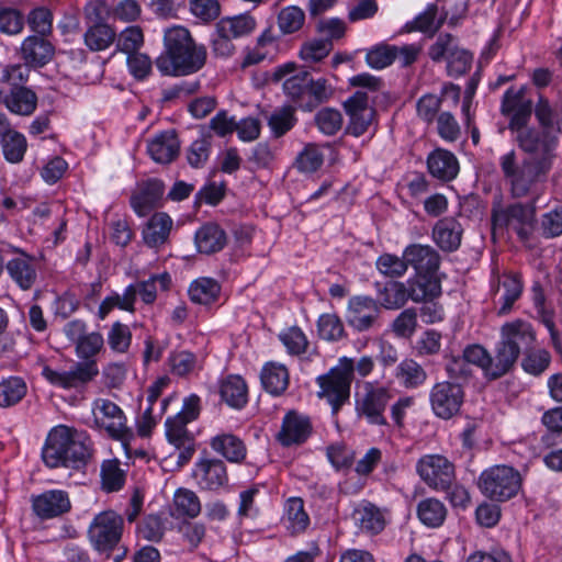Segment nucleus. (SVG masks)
<instances>
[{
    "instance_id": "1",
    "label": "nucleus",
    "mask_w": 562,
    "mask_h": 562,
    "mask_svg": "<svg viewBox=\"0 0 562 562\" xmlns=\"http://www.w3.org/2000/svg\"><path fill=\"white\" fill-rule=\"evenodd\" d=\"M516 142L530 156L520 158L512 149L499 157L498 165L512 196L520 199L537 193L547 181L557 158L559 137L550 131L528 127L516 134Z\"/></svg>"
},
{
    "instance_id": "2",
    "label": "nucleus",
    "mask_w": 562,
    "mask_h": 562,
    "mask_svg": "<svg viewBox=\"0 0 562 562\" xmlns=\"http://www.w3.org/2000/svg\"><path fill=\"white\" fill-rule=\"evenodd\" d=\"M164 45V52L156 59V67L164 76H188L205 64V47L198 45L183 26L167 29Z\"/></svg>"
},
{
    "instance_id": "3",
    "label": "nucleus",
    "mask_w": 562,
    "mask_h": 562,
    "mask_svg": "<svg viewBox=\"0 0 562 562\" xmlns=\"http://www.w3.org/2000/svg\"><path fill=\"white\" fill-rule=\"evenodd\" d=\"M42 457L49 468L80 469L90 458V448L77 430L59 425L49 431Z\"/></svg>"
},
{
    "instance_id": "4",
    "label": "nucleus",
    "mask_w": 562,
    "mask_h": 562,
    "mask_svg": "<svg viewBox=\"0 0 562 562\" xmlns=\"http://www.w3.org/2000/svg\"><path fill=\"white\" fill-rule=\"evenodd\" d=\"M536 340L532 326L522 319L507 322L501 327V339L496 345L499 369L509 372L521 352H528Z\"/></svg>"
},
{
    "instance_id": "5",
    "label": "nucleus",
    "mask_w": 562,
    "mask_h": 562,
    "mask_svg": "<svg viewBox=\"0 0 562 562\" xmlns=\"http://www.w3.org/2000/svg\"><path fill=\"white\" fill-rule=\"evenodd\" d=\"M351 370L352 367L347 357H341L327 373L316 378V384L319 387L317 396L326 400L333 414H337L350 398Z\"/></svg>"
},
{
    "instance_id": "6",
    "label": "nucleus",
    "mask_w": 562,
    "mask_h": 562,
    "mask_svg": "<svg viewBox=\"0 0 562 562\" xmlns=\"http://www.w3.org/2000/svg\"><path fill=\"white\" fill-rule=\"evenodd\" d=\"M124 529V519L115 510L108 509L97 514L88 528L91 546L101 553L113 551L120 543Z\"/></svg>"
},
{
    "instance_id": "7",
    "label": "nucleus",
    "mask_w": 562,
    "mask_h": 562,
    "mask_svg": "<svg viewBox=\"0 0 562 562\" xmlns=\"http://www.w3.org/2000/svg\"><path fill=\"white\" fill-rule=\"evenodd\" d=\"M536 215V207L532 203H512L506 206L501 204L492 209L493 233L505 228L513 229L521 239L530 234Z\"/></svg>"
},
{
    "instance_id": "8",
    "label": "nucleus",
    "mask_w": 562,
    "mask_h": 562,
    "mask_svg": "<svg viewBox=\"0 0 562 562\" xmlns=\"http://www.w3.org/2000/svg\"><path fill=\"white\" fill-rule=\"evenodd\" d=\"M480 488L491 499L504 502L514 497L521 486V476L512 467L497 465L480 476Z\"/></svg>"
},
{
    "instance_id": "9",
    "label": "nucleus",
    "mask_w": 562,
    "mask_h": 562,
    "mask_svg": "<svg viewBox=\"0 0 562 562\" xmlns=\"http://www.w3.org/2000/svg\"><path fill=\"white\" fill-rule=\"evenodd\" d=\"M200 411V397L191 394L184 398L182 409L173 417L167 418L165 423L168 441L177 448H184V452L188 453L187 458L191 457L194 451L191 446L192 437L187 429V425L199 417Z\"/></svg>"
},
{
    "instance_id": "10",
    "label": "nucleus",
    "mask_w": 562,
    "mask_h": 562,
    "mask_svg": "<svg viewBox=\"0 0 562 562\" xmlns=\"http://www.w3.org/2000/svg\"><path fill=\"white\" fill-rule=\"evenodd\" d=\"M363 391L357 395L356 412L370 425L386 426L384 415L385 408L391 400L390 391L384 386L374 385L372 382H364Z\"/></svg>"
},
{
    "instance_id": "11",
    "label": "nucleus",
    "mask_w": 562,
    "mask_h": 562,
    "mask_svg": "<svg viewBox=\"0 0 562 562\" xmlns=\"http://www.w3.org/2000/svg\"><path fill=\"white\" fill-rule=\"evenodd\" d=\"M416 472L430 488L448 491L456 479L454 465L445 456L425 454L416 462Z\"/></svg>"
},
{
    "instance_id": "12",
    "label": "nucleus",
    "mask_w": 562,
    "mask_h": 562,
    "mask_svg": "<svg viewBox=\"0 0 562 562\" xmlns=\"http://www.w3.org/2000/svg\"><path fill=\"white\" fill-rule=\"evenodd\" d=\"M99 374L97 361H78L68 371H56L48 366L42 370V375L53 385L61 389L81 387Z\"/></svg>"
},
{
    "instance_id": "13",
    "label": "nucleus",
    "mask_w": 562,
    "mask_h": 562,
    "mask_svg": "<svg viewBox=\"0 0 562 562\" xmlns=\"http://www.w3.org/2000/svg\"><path fill=\"white\" fill-rule=\"evenodd\" d=\"M464 400V392L459 383L438 382L429 392V402L434 414L441 419L456 416Z\"/></svg>"
},
{
    "instance_id": "14",
    "label": "nucleus",
    "mask_w": 562,
    "mask_h": 562,
    "mask_svg": "<svg viewBox=\"0 0 562 562\" xmlns=\"http://www.w3.org/2000/svg\"><path fill=\"white\" fill-rule=\"evenodd\" d=\"M92 413L95 426L105 429L112 438L126 440L131 437L125 415L114 402L98 398L93 402Z\"/></svg>"
},
{
    "instance_id": "15",
    "label": "nucleus",
    "mask_w": 562,
    "mask_h": 562,
    "mask_svg": "<svg viewBox=\"0 0 562 562\" xmlns=\"http://www.w3.org/2000/svg\"><path fill=\"white\" fill-rule=\"evenodd\" d=\"M313 432L311 417L304 413L291 409L282 418L276 440L285 448L305 443Z\"/></svg>"
},
{
    "instance_id": "16",
    "label": "nucleus",
    "mask_w": 562,
    "mask_h": 562,
    "mask_svg": "<svg viewBox=\"0 0 562 562\" xmlns=\"http://www.w3.org/2000/svg\"><path fill=\"white\" fill-rule=\"evenodd\" d=\"M344 109L349 116L347 131L359 137L367 133L373 124L375 111L369 105L368 94L357 91L344 102Z\"/></svg>"
},
{
    "instance_id": "17",
    "label": "nucleus",
    "mask_w": 562,
    "mask_h": 562,
    "mask_svg": "<svg viewBox=\"0 0 562 562\" xmlns=\"http://www.w3.org/2000/svg\"><path fill=\"white\" fill-rule=\"evenodd\" d=\"M192 477L199 488L203 491H217L228 483L226 464L215 458H203L196 461Z\"/></svg>"
},
{
    "instance_id": "18",
    "label": "nucleus",
    "mask_w": 562,
    "mask_h": 562,
    "mask_svg": "<svg viewBox=\"0 0 562 562\" xmlns=\"http://www.w3.org/2000/svg\"><path fill=\"white\" fill-rule=\"evenodd\" d=\"M379 315L380 305L374 299L353 296L349 300L346 319L358 331H364L373 327Z\"/></svg>"
},
{
    "instance_id": "19",
    "label": "nucleus",
    "mask_w": 562,
    "mask_h": 562,
    "mask_svg": "<svg viewBox=\"0 0 562 562\" xmlns=\"http://www.w3.org/2000/svg\"><path fill=\"white\" fill-rule=\"evenodd\" d=\"M32 507L40 518L52 519L68 513L71 508V504L67 492L50 490L33 496Z\"/></svg>"
},
{
    "instance_id": "20",
    "label": "nucleus",
    "mask_w": 562,
    "mask_h": 562,
    "mask_svg": "<svg viewBox=\"0 0 562 562\" xmlns=\"http://www.w3.org/2000/svg\"><path fill=\"white\" fill-rule=\"evenodd\" d=\"M164 193V182L158 179H149L138 184L137 190L131 196V205L137 215L146 216L151 210L159 206Z\"/></svg>"
},
{
    "instance_id": "21",
    "label": "nucleus",
    "mask_w": 562,
    "mask_h": 562,
    "mask_svg": "<svg viewBox=\"0 0 562 562\" xmlns=\"http://www.w3.org/2000/svg\"><path fill=\"white\" fill-rule=\"evenodd\" d=\"M404 256L416 273L436 274L440 267V256L429 245L411 244L404 249Z\"/></svg>"
},
{
    "instance_id": "22",
    "label": "nucleus",
    "mask_w": 562,
    "mask_h": 562,
    "mask_svg": "<svg viewBox=\"0 0 562 562\" xmlns=\"http://www.w3.org/2000/svg\"><path fill=\"white\" fill-rule=\"evenodd\" d=\"M22 59L33 68H41L47 65L54 57L53 44L43 36H27L21 45Z\"/></svg>"
},
{
    "instance_id": "23",
    "label": "nucleus",
    "mask_w": 562,
    "mask_h": 562,
    "mask_svg": "<svg viewBox=\"0 0 562 562\" xmlns=\"http://www.w3.org/2000/svg\"><path fill=\"white\" fill-rule=\"evenodd\" d=\"M0 103L13 114L29 116L36 110L37 95L30 88L12 87L9 92L0 90Z\"/></svg>"
},
{
    "instance_id": "24",
    "label": "nucleus",
    "mask_w": 562,
    "mask_h": 562,
    "mask_svg": "<svg viewBox=\"0 0 562 562\" xmlns=\"http://www.w3.org/2000/svg\"><path fill=\"white\" fill-rule=\"evenodd\" d=\"M173 226L172 218L164 212L155 213L146 223L142 236L149 248L159 249L165 246Z\"/></svg>"
},
{
    "instance_id": "25",
    "label": "nucleus",
    "mask_w": 562,
    "mask_h": 562,
    "mask_svg": "<svg viewBox=\"0 0 562 562\" xmlns=\"http://www.w3.org/2000/svg\"><path fill=\"white\" fill-rule=\"evenodd\" d=\"M210 447L231 463L241 464L247 457L243 439L231 432H222L210 439Z\"/></svg>"
},
{
    "instance_id": "26",
    "label": "nucleus",
    "mask_w": 562,
    "mask_h": 562,
    "mask_svg": "<svg viewBox=\"0 0 562 562\" xmlns=\"http://www.w3.org/2000/svg\"><path fill=\"white\" fill-rule=\"evenodd\" d=\"M462 356L471 364L481 368L484 375L490 380H496L505 375L506 369H499L498 350L495 348V356L492 357L488 351L481 345H470L463 350Z\"/></svg>"
},
{
    "instance_id": "27",
    "label": "nucleus",
    "mask_w": 562,
    "mask_h": 562,
    "mask_svg": "<svg viewBox=\"0 0 562 562\" xmlns=\"http://www.w3.org/2000/svg\"><path fill=\"white\" fill-rule=\"evenodd\" d=\"M180 143L173 131L157 134L147 143V153L158 164H169L179 154Z\"/></svg>"
},
{
    "instance_id": "28",
    "label": "nucleus",
    "mask_w": 562,
    "mask_h": 562,
    "mask_svg": "<svg viewBox=\"0 0 562 562\" xmlns=\"http://www.w3.org/2000/svg\"><path fill=\"white\" fill-rule=\"evenodd\" d=\"M194 244L200 254H216L226 246L227 235L220 225L206 223L195 232Z\"/></svg>"
},
{
    "instance_id": "29",
    "label": "nucleus",
    "mask_w": 562,
    "mask_h": 562,
    "mask_svg": "<svg viewBox=\"0 0 562 562\" xmlns=\"http://www.w3.org/2000/svg\"><path fill=\"white\" fill-rule=\"evenodd\" d=\"M462 226L454 217L439 220L432 229V238L443 251H454L461 245Z\"/></svg>"
},
{
    "instance_id": "30",
    "label": "nucleus",
    "mask_w": 562,
    "mask_h": 562,
    "mask_svg": "<svg viewBox=\"0 0 562 562\" xmlns=\"http://www.w3.org/2000/svg\"><path fill=\"white\" fill-rule=\"evenodd\" d=\"M353 519L361 531L378 535L386 526V512L372 503L363 502L355 508Z\"/></svg>"
},
{
    "instance_id": "31",
    "label": "nucleus",
    "mask_w": 562,
    "mask_h": 562,
    "mask_svg": "<svg viewBox=\"0 0 562 562\" xmlns=\"http://www.w3.org/2000/svg\"><path fill=\"white\" fill-rule=\"evenodd\" d=\"M10 278L22 290H30L37 279L36 262L32 257L21 255L4 263Z\"/></svg>"
},
{
    "instance_id": "32",
    "label": "nucleus",
    "mask_w": 562,
    "mask_h": 562,
    "mask_svg": "<svg viewBox=\"0 0 562 562\" xmlns=\"http://www.w3.org/2000/svg\"><path fill=\"white\" fill-rule=\"evenodd\" d=\"M495 293H501L498 300L501 305L496 308V314L505 316L512 311L514 303L521 296L522 282L520 277L514 273H504L498 278Z\"/></svg>"
},
{
    "instance_id": "33",
    "label": "nucleus",
    "mask_w": 562,
    "mask_h": 562,
    "mask_svg": "<svg viewBox=\"0 0 562 562\" xmlns=\"http://www.w3.org/2000/svg\"><path fill=\"white\" fill-rule=\"evenodd\" d=\"M429 172L443 181L454 179L459 172V162L457 157L449 150L438 148L434 150L427 159Z\"/></svg>"
},
{
    "instance_id": "34",
    "label": "nucleus",
    "mask_w": 562,
    "mask_h": 562,
    "mask_svg": "<svg viewBox=\"0 0 562 562\" xmlns=\"http://www.w3.org/2000/svg\"><path fill=\"white\" fill-rule=\"evenodd\" d=\"M405 283L409 300L417 303L435 299L441 294L440 280L436 274L416 273L415 278L408 279Z\"/></svg>"
},
{
    "instance_id": "35",
    "label": "nucleus",
    "mask_w": 562,
    "mask_h": 562,
    "mask_svg": "<svg viewBox=\"0 0 562 562\" xmlns=\"http://www.w3.org/2000/svg\"><path fill=\"white\" fill-rule=\"evenodd\" d=\"M222 400L231 407L240 409L248 402V387L240 375L231 374L224 378L220 384Z\"/></svg>"
},
{
    "instance_id": "36",
    "label": "nucleus",
    "mask_w": 562,
    "mask_h": 562,
    "mask_svg": "<svg viewBox=\"0 0 562 562\" xmlns=\"http://www.w3.org/2000/svg\"><path fill=\"white\" fill-rule=\"evenodd\" d=\"M263 389L271 395H281L289 386V371L278 362L266 363L260 372Z\"/></svg>"
},
{
    "instance_id": "37",
    "label": "nucleus",
    "mask_w": 562,
    "mask_h": 562,
    "mask_svg": "<svg viewBox=\"0 0 562 562\" xmlns=\"http://www.w3.org/2000/svg\"><path fill=\"white\" fill-rule=\"evenodd\" d=\"M115 40V30L104 22L93 23L83 34L85 44L91 52L105 50Z\"/></svg>"
},
{
    "instance_id": "38",
    "label": "nucleus",
    "mask_w": 562,
    "mask_h": 562,
    "mask_svg": "<svg viewBox=\"0 0 562 562\" xmlns=\"http://www.w3.org/2000/svg\"><path fill=\"white\" fill-rule=\"evenodd\" d=\"M201 513L198 495L188 488H178L173 495L171 515L177 518H195Z\"/></svg>"
},
{
    "instance_id": "39",
    "label": "nucleus",
    "mask_w": 562,
    "mask_h": 562,
    "mask_svg": "<svg viewBox=\"0 0 562 562\" xmlns=\"http://www.w3.org/2000/svg\"><path fill=\"white\" fill-rule=\"evenodd\" d=\"M379 304L386 310H398L409 300L405 282L390 281L379 289Z\"/></svg>"
},
{
    "instance_id": "40",
    "label": "nucleus",
    "mask_w": 562,
    "mask_h": 562,
    "mask_svg": "<svg viewBox=\"0 0 562 562\" xmlns=\"http://www.w3.org/2000/svg\"><path fill=\"white\" fill-rule=\"evenodd\" d=\"M308 85H311V74L302 69L283 81V91L293 102L304 106L306 105Z\"/></svg>"
},
{
    "instance_id": "41",
    "label": "nucleus",
    "mask_w": 562,
    "mask_h": 562,
    "mask_svg": "<svg viewBox=\"0 0 562 562\" xmlns=\"http://www.w3.org/2000/svg\"><path fill=\"white\" fill-rule=\"evenodd\" d=\"M417 516L425 526L436 528L445 521L447 508L439 499L429 497L419 502Z\"/></svg>"
},
{
    "instance_id": "42",
    "label": "nucleus",
    "mask_w": 562,
    "mask_h": 562,
    "mask_svg": "<svg viewBox=\"0 0 562 562\" xmlns=\"http://www.w3.org/2000/svg\"><path fill=\"white\" fill-rule=\"evenodd\" d=\"M220 292L221 285L212 278H200L193 281L189 288L191 301L204 305L215 302Z\"/></svg>"
},
{
    "instance_id": "43",
    "label": "nucleus",
    "mask_w": 562,
    "mask_h": 562,
    "mask_svg": "<svg viewBox=\"0 0 562 562\" xmlns=\"http://www.w3.org/2000/svg\"><path fill=\"white\" fill-rule=\"evenodd\" d=\"M217 31L228 34L232 38H238L250 34L256 27L255 19L249 14H240L224 18L217 24Z\"/></svg>"
},
{
    "instance_id": "44",
    "label": "nucleus",
    "mask_w": 562,
    "mask_h": 562,
    "mask_svg": "<svg viewBox=\"0 0 562 562\" xmlns=\"http://www.w3.org/2000/svg\"><path fill=\"white\" fill-rule=\"evenodd\" d=\"M171 278L167 272L160 274H153L147 280L138 281L130 284L135 289V297L139 294L145 304H153L157 297V283L161 290H167L170 285Z\"/></svg>"
},
{
    "instance_id": "45",
    "label": "nucleus",
    "mask_w": 562,
    "mask_h": 562,
    "mask_svg": "<svg viewBox=\"0 0 562 562\" xmlns=\"http://www.w3.org/2000/svg\"><path fill=\"white\" fill-rule=\"evenodd\" d=\"M0 145L4 159L10 164H20L27 150V140L18 131L4 135L0 140Z\"/></svg>"
},
{
    "instance_id": "46",
    "label": "nucleus",
    "mask_w": 562,
    "mask_h": 562,
    "mask_svg": "<svg viewBox=\"0 0 562 562\" xmlns=\"http://www.w3.org/2000/svg\"><path fill=\"white\" fill-rule=\"evenodd\" d=\"M27 386L22 378L10 376L0 382V407L16 405L26 394Z\"/></svg>"
},
{
    "instance_id": "47",
    "label": "nucleus",
    "mask_w": 562,
    "mask_h": 562,
    "mask_svg": "<svg viewBox=\"0 0 562 562\" xmlns=\"http://www.w3.org/2000/svg\"><path fill=\"white\" fill-rule=\"evenodd\" d=\"M396 378L405 387L414 389L426 381L427 373L415 360L405 359L396 368Z\"/></svg>"
},
{
    "instance_id": "48",
    "label": "nucleus",
    "mask_w": 562,
    "mask_h": 562,
    "mask_svg": "<svg viewBox=\"0 0 562 562\" xmlns=\"http://www.w3.org/2000/svg\"><path fill=\"white\" fill-rule=\"evenodd\" d=\"M277 23L283 35L296 33L305 23V12L297 5H288L279 11Z\"/></svg>"
},
{
    "instance_id": "49",
    "label": "nucleus",
    "mask_w": 562,
    "mask_h": 562,
    "mask_svg": "<svg viewBox=\"0 0 562 562\" xmlns=\"http://www.w3.org/2000/svg\"><path fill=\"white\" fill-rule=\"evenodd\" d=\"M535 115L541 127L540 130L550 131L554 135H559L561 132L559 112L542 95L539 97L535 106Z\"/></svg>"
},
{
    "instance_id": "50",
    "label": "nucleus",
    "mask_w": 562,
    "mask_h": 562,
    "mask_svg": "<svg viewBox=\"0 0 562 562\" xmlns=\"http://www.w3.org/2000/svg\"><path fill=\"white\" fill-rule=\"evenodd\" d=\"M445 20L446 14L438 15V7L429 4L414 19L412 30L428 33L429 36H432L442 26Z\"/></svg>"
},
{
    "instance_id": "51",
    "label": "nucleus",
    "mask_w": 562,
    "mask_h": 562,
    "mask_svg": "<svg viewBox=\"0 0 562 562\" xmlns=\"http://www.w3.org/2000/svg\"><path fill=\"white\" fill-rule=\"evenodd\" d=\"M458 38L450 33H441L428 48V57L434 63L447 61L459 48Z\"/></svg>"
},
{
    "instance_id": "52",
    "label": "nucleus",
    "mask_w": 562,
    "mask_h": 562,
    "mask_svg": "<svg viewBox=\"0 0 562 562\" xmlns=\"http://www.w3.org/2000/svg\"><path fill=\"white\" fill-rule=\"evenodd\" d=\"M102 487L106 492H115L125 483V472L117 460H105L101 465Z\"/></svg>"
},
{
    "instance_id": "53",
    "label": "nucleus",
    "mask_w": 562,
    "mask_h": 562,
    "mask_svg": "<svg viewBox=\"0 0 562 562\" xmlns=\"http://www.w3.org/2000/svg\"><path fill=\"white\" fill-rule=\"evenodd\" d=\"M132 344L130 327L121 322L112 324L108 333V345L116 353H126Z\"/></svg>"
},
{
    "instance_id": "54",
    "label": "nucleus",
    "mask_w": 562,
    "mask_h": 562,
    "mask_svg": "<svg viewBox=\"0 0 562 562\" xmlns=\"http://www.w3.org/2000/svg\"><path fill=\"white\" fill-rule=\"evenodd\" d=\"M380 273L390 278H400L407 271V260L405 256L398 257L392 254H382L375 262Z\"/></svg>"
},
{
    "instance_id": "55",
    "label": "nucleus",
    "mask_w": 562,
    "mask_h": 562,
    "mask_svg": "<svg viewBox=\"0 0 562 562\" xmlns=\"http://www.w3.org/2000/svg\"><path fill=\"white\" fill-rule=\"evenodd\" d=\"M104 339L103 336L98 331L87 333L76 344V355L83 361H94L92 358L95 357L103 348Z\"/></svg>"
},
{
    "instance_id": "56",
    "label": "nucleus",
    "mask_w": 562,
    "mask_h": 562,
    "mask_svg": "<svg viewBox=\"0 0 562 562\" xmlns=\"http://www.w3.org/2000/svg\"><path fill=\"white\" fill-rule=\"evenodd\" d=\"M324 162V155L318 146L308 144L297 155L295 166L301 172H315Z\"/></svg>"
},
{
    "instance_id": "57",
    "label": "nucleus",
    "mask_w": 562,
    "mask_h": 562,
    "mask_svg": "<svg viewBox=\"0 0 562 562\" xmlns=\"http://www.w3.org/2000/svg\"><path fill=\"white\" fill-rule=\"evenodd\" d=\"M285 518L292 532H301L308 526L310 519L301 498H291L286 503Z\"/></svg>"
},
{
    "instance_id": "58",
    "label": "nucleus",
    "mask_w": 562,
    "mask_h": 562,
    "mask_svg": "<svg viewBox=\"0 0 562 562\" xmlns=\"http://www.w3.org/2000/svg\"><path fill=\"white\" fill-rule=\"evenodd\" d=\"M396 45L380 44L368 50L367 64L373 69H383L396 59Z\"/></svg>"
},
{
    "instance_id": "59",
    "label": "nucleus",
    "mask_w": 562,
    "mask_h": 562,
    "mask_svg": "<svg viewBox=\"0 0 562 562\" xmlns=\"http://www.w3.org/2000/svg\"><path fill=\"white\" fill-rule=\"evenodd\" d=\"M296 123L294 110L290 106L274 111L268 121V125L274 137H281L289 132Z\"/></svg>"
},
{
    "instance_id": "60",
    "label": "nucleus",
    "mask_w": 562,
    "mask_h": 562,
    "mask_svg": "<svg viewBox=\"0 0 562 562\" xmlns=\"http://www.w3.org/2000/svg\"><path fill=\"white\" fill-rule=\"evenodd\" d=\"M280 340L292 356L304 353L308 347L305 334L299 327H291L279 335Z\"/></svg>"
},
{
    "instance_id": "61",
    "label": "nucleus",
    "mask_w": 562,
    "mask_h": 562,
    "mask_svg": "<svg viewBox=\"0 0 562 562\" xmlns=\"http://www.w3.org/2000/svg\"><path fill=\"white\" fill-rule=\"evenodd\" d=\"M315 123L325 135H335L342 126V116L338 110L324 108L315 115Z\"/></svg>"
},
{
    "instance_id": "62",
    "label": "nucleus",
    "mask_w": 562,
    "mask_h": 562,
    "mask_svg": "<svg viewBox=\"0 0 562 562\" xmlns=\"http://www.w3.org/2000/svg\"><path fill=\"white\" fill-rule=\"evenodd\" d=\"M321 338L328 341H336L345 334L340 318L335 314H323L317 322Z\"/></svg>"
},
{
    "instance_id": "63",
    "label": "nucleus",
    "mask_w": 562,
    "mask_h": 562,
    "mask_svg": "<svg viewBox=\"0 0 562 562\" xmlns=\"http://www.w3.org/2000/svg\"><path fill=\"white\" fill-rule=\"evenodd\" d=\"M417 316L418 313L414 307H408L402 311L393 321V333L403 338L412 337L417 328Z\"/></svg>"
},
{
    "instance_id": "64",
    "label": "nucleus",
    "mask_w": 562,
    "mask_h": 562,
    "mask_svg": "<svg viewBox=\"0 0 562 562\" xmlns=\"http://www.w3.org/2000/svg\"><path fill=\"white\" fill-rule=\"evenodd\" d=\"M331 48L333 44L329 40H314L301 47L300 56L306 63H318L328 56Z\"/></svg>"
}]
</instances>
